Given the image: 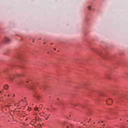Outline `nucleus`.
<instances>
[{"mask_svg":"<svg viewBox=\"0 0 128 128\" xmlns=\"http://www.w3.org/2000/svg\"><path fill=\"white\" fill-rule=\"evenodd\" d=\"M8 96H10V95H8Z\"/></svg>","mask_w":128,"mask_h":128,"instance_id":"nucleus-18","label":"nucleus"},{"mask_svg":"<svg viewBox=\"0 0 128 128\" xmlns=\"http://www.w3.org/2000/svg\"><path fill=\"white\" fill-rule=\"evenodd\" d=\"M106 104L108 106H112V100L110 99L106 101Z\"/></svg>","mask_w":128,"mask_h":128,"instance_id":"nucleus-3","label":"nucleus"},{"mask_svg":"<svg viewBox=\"0 0 128 128\" xmlns=\"http://www.w3.org/2000/svg\"><path fill=\"white\" fill-rule=\"evenodd\" d=\"M39 108L41 110V108H42V104H40L39 106Z\"/></svg>","mask_w":128,"mask_h":128,"instance_id":"nucleus-7","label":"nucleus"},{"mask_svg":"<svg viewBox=\"0 0 128 128\" xmlns=\"http://www.w3.org/2000/svg\"><path fill=\"white\" fill-rule=\"evenodd\" d=\"M48 116L47 118H46V120H48Z\"/></svg>","mask_w":128,"mask_h":128,"instance_id":"nucleus-12","label":"nucleus"},{"mask_svg":"<svg viewBox=\"0 0 128 128\" xmlns=\"http://www.w3.org/2000/svg\"><path fill=\"white\" fill-rule=\"evenodd\" d=\"M92 120V118H90V120Z\"/></svg>","mask_w":128,"mask_h":128,"instance_id":"nucleus-19","label":"nucleus"},{"mask_svg":"<svg viewBox=\"0 0 128 128\" xmlns=\"http://www.w3.org/2000/svg\"><path fill=\"white\" fill-rule=\"evenodd\" d=\"M10 80H12V78H10Z\"/></svg>","mask_w":128,"mask_h":128,"instance_id":"nucleus-11","label":"nucleus"},{"mask_svg":"<svg viewBox=\"0 0 128 128\" xmlns=\"http://www.w3.org/2000/svg\"><path fill=\"white\" fill-rule=\"evenodd\" d=\"M13 96H15L14 94Z\"/></svg>","mask_w":128,"mask_h":128,"instance_id":"nucleus-16","label":"nucleus"},{"mask_svg":"<svg viewBox=\"0 0 128 128\" xmlns=\"http://www.w3.org/2000/svg\"><path fill=\"white\" fill-rule=\"evenodd\" d=\"M33 96L34 98L38 102H40V94L38 92H34L33 94Z\"/></svg>","mask_w":128,"mask_h":128,"instance_id":"nucleus-1","label":"nucleus"},{"mask_svg":"<svg viewBox=\"0 0 128 128\" xmlns=\"http://www.w3.org/2000/svg\"><path fill=\"white\" fill-rule=\"evenodd\" d=\"M26 82H28V81H26Z\"/></svg>","mask_w":128,"mask_h":128,"instance_id":"nucleus-15","label":"nucleus"},{"mask_svg":"<svg viewBox=\"0 0 128 128\" xmlns=\"http://www.w3.org/2000/svg\"><path fill=\"white\" fill-rule=\"evenodd\" d=\"M8 108H10V106H7Z\"/></svg>","mask_w":128,"mask_h":128,"instance_id":"nucleus-17","label":"nucleus"},{"mask_svg":"<svg viewBox=\"0 0 128 128\" xmlns=\"http://www.w3.org/2000/svg\"><path fill=\"white\" fill-rule=\"evenodd\" d=\"M58 100H60V99H58V98H57Z\"/></svg>","mask_w":128,"mask_h":128,"instance_id":"nucleus-13","label":"nucleus"},{"mask_svg":"<svg viewBox=\"0 0 128 128\" xmlns=\"http://www.w3.org/2000/svg\"><path fill=\"white\" fill-rule=\"evenodd\" d=\"M4 42H5V44H10L12 40L8 37H5L3 40Z\"/></svg>","mask_w":128,"mask_h":128,"instance_id":"nucleus-2","label":"nucleus"},{"mask_svg":"<svg viewBox=\"0 0 128 128\" xmlns=\"http://www.w3.org/2000/svg\"><path fill=\"white\" fill-rule=\"evenodd\" d=\"M54 50H56V48H54Z\"/></svg>","mask_w":128,"mask_h":128,"instance_id":"nucleus-10","label":"nucleus"},{"mask_svg":"<svg viewBox=\"0 0 128 128\" xmlns=\"http://www.w3.org/2000/svg\"><path fill=\"white\" fill-rule=\"evenodd\" d=\"M36 119H34L31 122V124H36Z\"/></svg>","mask_w":128,"mask_h":128,"instance_id":"nucleus-5","label":"nucleus"},{"mask_svg":"<svg viewBox=\"0 0 128 128\" xmlns=\"http://www.w3.org/2000/svg\"><path fill=\"white\" fill-rule=\"evenodd\" d=\"M4 90H8V85L6 84L4 86Z\"/></svg>","mask_w":128,"mask_h":128,"instance_id":"nucleus-4","label":"nucleus"},{"mask_svg":"<svg viewBox=\"0 0 128 128\" xmlns=\"http://www.w3.org/2000/svg\"><path fill=\"white\" fill-rule=\"evenodd\" d=\"M44 44H46V42H44Z\"/></svg>","mask_w":128,"mask_h":128,"instance_id":"nucleus-14","label":"nucleus"},{"mask_svg":"<svg viewBox=\"0 0 128 128\" xmlns=\"http://www.w3.org/2000/svg\"><path fill=\"white\" fill-rule=\"evenodd\" d=\"M46 110H50V108H47Z\"/></svg>","mask_w":128,"mask_h":128,"instance_id":"nucleus-9","label":"nucleus"},{"mask_svg":"<svg viewBox=\"0 0 128 128\" xmlns=\"http://www.w3.org/2000/svg\"><path fill=\"white\" fill-rule=\"evenodd\" d=\"M88 10H92V6H88Z\"/></svg>","mask_w":128,"mask_h":128,"instance_id":"nucleus-6","label":"nucleus"},{"mask_svg":"<svg viewBox=\"0 0 128 128\" xmlns=\"http://www.w3.org/2000/svg\"><path fill=\"white\" fill-rule=\"evenodd\" d=\"M38 110V107H36L34 108L35 110Z\"/></svg>","mask_w":128,"mask_h":128,"instance_id":"nucleus-8","label":"nucleus"}]
</instances>
